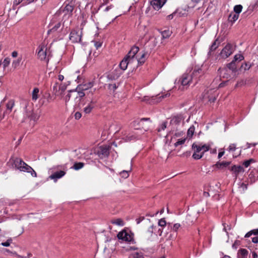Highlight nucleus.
<instances>
[{
    "instance_id": "41",
    "label": "nucleus",
    "mask_w": 258,
    "mask_h": 258,
    "mask_svg": "<svg viewBox=\"0 0 258 258\" xmlns=\"http://www.w3.org/2000/svg\"><path fill=\"white\" fill-rule=\"evenodd\" d=\"M244 59V56L241 54H237L234 57L233 61L236 62L237 60L241 61Z\"/></svg>"
},
{
    "instance_id": "61",
    "label": "nucleus",
    "mask_w": 258,
    "mask_h": 258,
    "mask_svg": "<svg viewBox=\"0 0 258 258\" xmlns=\"http://www.w3.org/2000/svg\"><path fill=\"white\" fill-rule=\"evenodd\" d=\"M28 172H30L31 173V175L33 176V177H36L37 176V173H36V172L33 169V168H32V169H31L30 171H29Z\"/></svg>"
},
{
    "instance_id": "40",
    "label": "nucleus",
    "mask_w": 258,
    "mask_h": 258,
    "mask_svg": "<svg viewBox=\"0 0 258 258\" xmlns=\"http://www.w3.org/2000/svg\"><path fill=\"white\" fill-rule=\"evenodd\" d=\"M84 52L86 53V55H88V57H87V60H89V57L91 53V49L88 46H86L85 47V48L84 49Z\"/></svg>"
},
{
    "instance_id": "24",
    "label": "nucleus",
    "mask_w": 258,
    "mask_h": 258,
    "mask_svg": "<svg viewBox=\"0 0 258 258\" xmlns=\"http://www.w3.org/2000/svg\"><path fill=\"white\" fill-rule=\"evenodd\" d=\"M111 223L112 224L118 225V226H123L124 224V222L123 220L120 218L114 219H112L110 221Z\"/></svg>"
},
{
    "instance_id": "58",
    "label": "nucleus",
    "mask_w": 258,
    "mask_h": 258,
    "mask_svg": "<svg viewBox=\"0 0 258 258\" xmlns=\"http://www.w3.org/2000/svg\"><path fill=\"white\" fill-rule=\"evenodd\" d=\"M82 116V114L81 112L77 111L75 113L74 117L76 119H79Z\"/></svg>"
},
{
    "instance_id": "57",
    "label": "nucleus",
    "mask_w": 258,
    "mask_h": 258,
    "mask_svg": "<svg viewBox=\"0 0 258 258\" xmlns=\"http://www.w3.org/2000/svg\"><path fill=\"white\" fill-rule=\"evenodd\" d=\"M236 149V145L234 144H231L229 148H228V151L229 152L231 151H234Z\"/></svg>"
},
{
    "instance_id": "38",
    "label": "nucleus",
    "mask_w": 258,
    "mask_h": 258,
    "mask_svg": "<svg viewBox=\"0 0 258 258\" xmlns=\"http://www.w3.org/2000/svg\"><path fill=\"white\" fill-rule=\"evenodd\" d=\"M218 40L216 39L212 44L210 47V51H214L218 47L219 42H218Z\"/></svg>"
},
{
    "instance_id": "27",
    "label": "nucleus",
    "mask_w": 258,
    "mask_h": 258,
    "mask_svg": "<svg viewBox=\"0 0 258 258\" xmlns=\"http://www.w3.org/2000/svg\"><path fill=\"white\" fill-rule=\"evenodd\" d=\"M59 84L58 83H55L53 86V93L55 96H60V92L59 90Z\"/></svg>"
},
{
    "instance_id": "51",
    "label": "nucleus",
    "mask_w": 258,
    "mask_h": 258,
    "mask_svg": "<svg viewBox=\"0 0 258 258\" xmlns=\"http://www.w3.org/2000/svg\"><path fill=\"white\" fill-rule=\"evenodd\" d=\"M131 51L136 54L139 51V48L138 46H134L131 49Z\"/></svg>"
},
{
    "instance_id": "3",
    "label": "nucleus",
    "mask_w": 258,
    "mask_h": 258,
    "mask_svg": "<svg viewBox=\"0 0 258 258\" xmlns=\"http://www.w3.org/2000/svg\"><path fill=\"white\" fill-rule=\"evenodd\" d=\"M235 48L230 43L227 45L222 49L220 53V56L223 58L228 57L234 51Z\"/></svg>"
},
{
    "instance_id": "23",
    "label": "nucleus",
    "mask_w": 258,
    "mask_h": 258,
    "mask_svg": "<svg viewBox=\"0 0 258 258\" xmlns=\"http://www.w3.org/2000/svg\"><path fill=\"white\" fill-rule=\"evenodd\" d=\"M230 71L232 72H235L236 71V66L234 61H232L231 62L227 64V68Z\"/></svg>"
},
{
    "instance_id": "36",
    "label": "nucleus",
    "mask_w": 258,
    "mask_h": 258,
    "mask_svg": "<svg viewBox=\"0 0 258 258\" xmlns=\"http://www.w3.org/2000/svg\"><path fill=\"white\" fill-rule=\"evenodd\" d=\"M242 8L243 7L241 5H236L234 7V11L235 13V14H238L239 15V13L242 11Z\"/></svg>"
},
{
    "instance_id": "16",
    "label": "nucleus",
    "mask_w": 258,
    "mask_h": 258,
    "mask_svg": "<svg viewBox=\"0 0 258 258\" xmlns=\"http://www.w3.org/2000/svg\"><path fill=\"white\" fill-rule=\"evenodd\" d=\"M228 169L233 171L235 174V176L237 177V175L240 173L244 171L243 168L240 166L234 165L232 167H229Z\"/></svg>"
},
{
    "instance_id": "37",
    "label": "nucleus",
    "mask_w": 258,
    "mask_h": 258,
    "mask_svg": "<svg viewBox=\"0 0 258 258\" xmlns=\"http://www.w3.org/2000/svg\"><path fill=\"white\" fill-rule=\"evenodd\" d=\"M136 54L132 52L131 50L128 52L127 54L125 56L126 57H127L129 59H131V61L133 62L135 60V56Z\"/></svg>"
},
{
    "instance_id": "11",
    "label": "nucleus",
    "mask_w": 258,
    "mask_h": 258,
    "mask_svg": "<svg viewBox=\"0 0 258 258\" xmlns=\"http://www.w3.org/2000/svg\"><path fill=\"white\" fill-rule=\"evenodd\" d=\"M38 58L41 60H43L45 59L46 57V50L47 48H45V46L43 45H40L38 47Z\"/></svg>"
},
{
    "instance_id": "13",
    "label": "nucleus",
    "mask_w": 258,
    "mask_h": 258,
    "mask_svg": "<svg viewBox=\"0 0 258 258\" xmlns=\"http://www.w3.org/2000/svg\"><path fill=\"white\" fill-rule=\"evenodd\" d=\"M93 86L92 82H89L88 84H80L77 87V90H79L81 92H85V91L87 90L89 88H91Z\"/></svg>"
},
{
    "instance_id": "49",
    "label": "nucleus",
    "mask_w": 258,
    "mask_h": 258,
    "mask_svg": "<svg viewBox=\"0 0 258 258\" xmlns=\"http://www.w3.org/2000/svg\"><path fill=\"white\" fill-rule=\"evenodd\" d=\"M201 148L202 150V152H203V155L204 153L206 151H208L209 150L210 147L207 145H201Z\"/></svg>"
},
{
    "instance_id": "29",
    "label": "nucleus",
    "mask_w": 258,
    "mask_h": 258,
    "mask_svg": "<svg viewBox=\"0 0 258 258\" xmlns=\"http://www.w3.org/2000/svg\"><path fill=\"white\" fill-rule=\"evenodd\" d=\"M84 166V163L83 162H76L74 163L73 168L76 170L82 168Z\"/></svg>"
},
{
    "instance_id": "17",
    "label": "nucleus",
    "mask_w": 258,
    "mask_h": 258,
    "mask_svg": "<svg viewBox=\"0 0 258 258\" xmlns=\"http://www.w3.org/2000/svg\"><path fill=\"white\" fill-rule=\"evenodd\" d=\"M248 251L245 248H240L237 252L238 258H247Z\"/></svg>"
},
{
    "instance_id": "45",
    "label": "nucleus",
    "mask_w": 258,
    "mask_h": 258,
    "mask_svg": "<svg viewBox=\"0 0 258 258\" xmlns=\"http://www.w3.org/2000/svg\"><path fill=\"white\" fill-rule=\"evenodd\" d=\"M131 170V168H130V170H128V171L123 170L121 172H120V174L121 175V176L122 177L126 178L128 177V176H129L128 172L130 171Z\"/></svg>"
},
{
    "instance_id": "48",
    "label": "nucleus",
    "mask_w": 258,
    "mask_h": 258,
    "mask_svg": "<svg viewBox=\"0 0 258 258\" xmlns=\"http://www.w3.org/2000/svg\"><path fill=\"white\" fill-rule=\"evenodd\" d=\"M137 138H138V137L134 135H128V136H127L126 137L125 140L126 141H130L131 140H134V139H136Z\"/></svg>"
},
{
    "instance_id": "6",
    "label": "nucleus",
    "mask_w": 258,
    "mask_h": 258,
    "mask_svg": "<svg viewBox=\"0 0 258 258\" xmlns=\"http://www.w3.org/2000/svg\"><path fill=\"white\" fill-rule=\"evenodd\" d=\"M110 149V147L108 145L101 146L99 148L97 154L101 158L108 157L109 155Z\"/></svg>"
},
{
    "instance_id": "60",
    "label": "nucleus",
    "mask_w": 258,
    "mask_h": 258,
    "mask_svg": "<svg viewBox=\"0 0 258 258\" xmlns=\"http://www.w3.org/2000/svg\"><path fill=\"white\" fill-rule=\"evenodd\" d=\"M180 227V225L179 224H175L173 226V230L175 231H176Z\"/></svg>"
},
{
    "instance_id": "50",
    "label": "nucleus",
    "mask_w": 258,
    "mask_h": 258,
    "mask_svg": "<svg viewBox=\"0 0 258 258\" xmlns=\"http://www.w3.org/2000/svg\"><path fill=\"white\" fill-rule=\"evenodd\" d=\"M166 222L164 218L161 219L158 222V225L161 227H164L166 226Z\"/></svg>"
},
{
    "instance_id": "26",
    "label": "nucleus",
    "mask_w": 258,
    "mask_h": 258,
    "mask_svg": "<svg viewBox=\"0 0 258 258\" xmlns=\"http://www.w3.org/2000/svg\"><path fill=\"white\" fill-rule=\"evenodd\" d=\"M252 66L251 63L249 62H244L242 64L240 67L241 70H244V71L248 70Z\"/></svg>"
},
{
    "instance_id": "42",
    "label": "nucleus",
    "mask_w": 258,
    "mask_h": 258,
    "mask_svg": "<svg viewBox=\"0 0 258 258\" xmlns=\"http://www.w3.org/2000/svg\"><path fill=\"white\" fill-rule=\"evenodd\" d=\"M170 94L169 93H167L165 95H160V94H158L156 97L157 98L158 100L157 101V102H160L161 101L162 98L169 97L170 96Z\"/></svg>"
},
{
    "instance_id": "30",
    "label": "nucleus",
    "mask_w": 258,
    "mask_h": 258,
    "mask_svg": "<svg viewBox=\"0 0 258 258\" xmlns=\"http://www.w3.org/2000/svg\"><path fill=\"white\" fill-rule=\"evenodd\" d=\"M15 104L14 101L13 100H10L6 105L7 111L11 112L12 109L14 107Z\"/></svg>"
},
{
    "instance_id": "55",
    "label": "nucleus",
    "mask_w": 258,
    "mask_h": 258,
    "mask_svg": "<svg viewBox=\"0 0 258 258\" xmlns=\"http://www.w3.org/2000/svg\"><path fill=\"white\" fill-rule=\"evenodd\" d=\"M140 121L138 120H135L132 122L133 126L135 127L136 129H139V128L137 127L138 125H140Z\"/></svg>"
},
{
    "instance_id": "54",
    "label": "nucleus",
    "mask_w": 258,
    "mask_h": 258,
    "mask_svg": "<svg viewBox=\"0 0 258 258\" xmlns=\"http://www.w3.org/2000/svg\"><path fill=\"white\" fill-rule=\"evenodd\" d=\"M253 161V160L252 159H249L248 160H246L243 162V164L245 167H247L249 166L251 162H252Z\"/></svg>"
},
{
    "instance_id": "56",
    "label": "nucleus",
    "mask_w": 258,
    "mask_h": 258,
    "mask_svg": "<svg viewBox=\"0 0 258 258\" xmlns=\"http://www.w3.org/2000/svg\"><path fill=\"white\" fill-rule=\"evenodd\" d=\"M71 98L72 99V96L71 95V93L69 92V94L68 95H67L65 97L64 100H65L66 103H67L68 102H69L70 101V100L71 99Z\"/></svg>"
},
{
    "instance_id": "31",
    "label": "nucleus",
    "mask_w": 258,
    "mask_h": 258,
    "mask_svg": "<svg viewBox=\"0 0 258 258\" xmlns=\"http://www.w3.org/2000/svg\"><path fill=\"white\" fill-rule=\"evenodd\" d=\"M239 15L238 14H230L228 17V20L231 22H234L238 18Z\"/></svg>"
},
{
    "instance_id": "1",
    "label": "nucleus",
    "mask_w": 258,
    "mask_h": 258,
    "mask_svg": "<svg viewBox=\"0 0 258 258\" xmlns=\"http://www.w3.org/2000/svg\"><path fill=\"white\" fill-rule=\"evenodd\" d=\"M10 161L12 162L14 167L20 171L29 172L32 169V167L27 165L21 158L12 157L10 159Z\"/></svg>"
},
{
    "instance_id": "20",
    "label": "nucleus",
    "mask_w": 258,
    "mask_h": 258,
    "mask_svg": "<svg viewBox=\"0 0 258 258\" xmlns=\"http://www.w3.org/2000/svg\"><path fill=\"white\" fill-rule=\"evenodd\" d=\"M231 162L229 161H223L217 162L215 166L219 169H223L230 164Z\"/></svg>"
},
{
    "instance_id": "15",
    "label": "nucleus",
    "mask_w": 258,
    "mask_h": 258,
    "mask_svg": "<svg viewBox=\"0 0 258 258\" xmlns=\"http://www.w3.org/2000/svg\"><path fill=\"white\" fill-rule=\"evenodd\" d=\"M96 102V101L95 100L92 99L88 105L84 108V112L85 114L90 113L92 111V109L94 107Z\"/></svg>"
},
{
    "instance_id": "5",
    "label": "nucleus",
    "mask_w": 258,
    "mask_h": 258,
    "mask_svg": "<svg viewBox=\"0 0 258 258\" xmlns=\"http://www.w3.org/2000/svg\"><path fill=\"white\" fill-rule=\"evenodd\" d=\"M192 149L194 150L192 157L195 159L198 160L202 158L203 156V152H202L201 145H198L196 143H194L192 145Z\"/></svg>"
},
{
    "instance_id": "35",
    "label": "nucleus",
    "mask_w": 258,
    "mask_h": 258,
    "mask_svg": "<svg viewBox=\"0 0 258 258\" xmlns=\"http://www.w3.org/2000/svg\"><path fill=\"white\" fill-rule=\"evenodd\" d=\"M22 60V57H19L17 59L15 60L12 62V67L14 68H17L19 65Z\"/></svg>"
},
{
    "instance_id": "63",
    "label": "nucleus",
    "mask_w": 258,
    "mask_h": 258,
    "mask_svg": "<svg viewBox=\"0 0 258 258\" xmlns=\"http://www.w3.org/2000/svg\"><path fill=\"white\" fill-rule=\"evenodd\" d=\"M102 45V43L100 42H95V46L97 49L100 47Z\"/></svg>"
},
{
    "instance_id": "28",
    "label": "nucleus",
    "mask_w": 258,
    "mask_h": 258,
    "mask_svg": "<svg viewBox=\"0 0 258 258\" xmlns=\"http://www.w3.org/2000/svg\"><path fill=\"white\" fill-rule=\"evenodd\" d=\"M147 54V52H144L139 58H136L135 60H137L139 63L141 64H143L145 61V57Z\"/></svg>"
},
{
    "instance_id": "4",
    "label": "nucleus",
    "mask_w": 258,
    "mask_h": 258,
    "mask_svg": "<svg viewBox=\"0 0 258 258\" xmlns=\"http://www.w3.org/2000/svg\"><path fill=\"white\" fill-rule=\"evenodd\" d=\"M70 93H71L72 96V99L76 102V104L79 103L82 98L85 95V92H81L79 90H77V88L74 90H71L69 91ZM75 104V106H76Z\"/></svg>"
},
{
    "instance_id": "21",
    "label": "nucleus",
    "mask_w": 258,
    "mask_h": 258,
    "mask_svg": "<svg viewBox=\"0 0 258 258\" xmlns=\"http://www.w3.org/2000/svg\"><path fill=\"white\" fill-rule=\"evenodd\" d=\"M60 23L58 22L54 26H52V24H50L49 27L50 29L48 30V33L49 34L51 32H53L58 30V28L60 27Z\"/></svg>"
},
{
    "instance_id": "39",
    "label": "nucleus",
    "mask_w": 258,
    "mask_h": 258,
    "mask_svg": "<svg viewBox=\"0 0 258 258\" xmlns=\"http://www.w3.org/2000/svg\"><path fill=\"white\" fill-rule=\"evenodd\" d=\"M58 88L60 92V96H61L67 89V85L66 84H61L59 85Z\"/></svg>"
},
{
    "instance_id": "25",
    "label": "nucleus",
    "mask_w": 258,
    "mask_h": 258,
    "mask_svg": "<svg viewBox=\"0 0 258 258\" xmlns=\"http://www.w3.org/2000/svg\"><path fill=\"white\" fill-rule=\"evenodd\" d=\"M252 235L256 236L258 235V228L249 231L247 233H246V234L244 236V237L248 238L251 236Z\"/></svg>"
},
{
    "instance_id": "62",
    "label": "nucleus",
    "mask_w": 258,
    "mask_h": 258,
    "mask_svg": "<svg viewBox=\"0 0 258 258\" xmlns=\"http://www.w3.org/2000/svg\"><path fill=\"white\" fill-rule=\"evenodd\" d=\"M47 0H34V1H37L38 2L39 5H42L46 3Z\"/></svg>"
},
{
    "instance_id": "32",
    "label": "nucleus",
    "mask_w": 258,
    "mask_h": 258,
    "mask_svg": "<svg viewBox=\"0 0 258 258\" xmlns=\"http://www.w3.org/2000/svg\"><path fill=\"white\" fill-rule=\"evenodd\" d=\"M182 119V117L181 115H178L175 116L173 119L171 120V122H173L175 124L179 123Z\"/></svg>"
},
{
    "instance_id": "22",
    "label": "nucleus",
    "mask_w": 258,
    "mask_h": 258,
    "mask_svg": "<svg viewBox=\"0 0 258 258\" xmlns=\"http://www.w3.org/2000/svg\"><path fill=\"white\" fill-rule=\"evenodd\" d=\"M34 2V0H15L14 4L15 5H18L22 3V6H25Z\"/></svg>"
},
{
    "instance_id": "64",
    "label": "nucleus",
    "mask_w": 258,
    "mask_h": 258,
    "mask_svg": "<svg viewBox=\"0 0 258 258\" xmlns=\"http://www.w3.org/2000/svg\"><path fill=\"white\" fill-rule=\"evenodd\" d=\"M252 242L254 243H258V236L252 238Z\"/></svg>"
},
{
    "instance_id": "9",
    "label": "nucleus",
    "mask_w": 258,
    "mask_h": 258,
    "mask_svg": "<svg viewBox=\"0 0 258 258\" xmlns=\"http://www.w3.org/2000/svg\"><path fill=\"white\" fill-rule=\"evenodd\" d=\"M218 72L220 75V80H221L222 78L228 79L231 78L230 71L227 68H220L218 69Z\"/></svg>"
},
{
    "instance_id": "7",
    "label": "nucleus",
    "mask_w": 258,
    "mask_h": 258,
    "mask_svg": "<svg viewBox=\"0 0 258 258\" xmlns=\"http://www.w3.org/2000/svg\"><path fill=\"white\" fill-rule=\"evenodd\" d=\"M117 236L119 239H121L126 242H131L133 240V235L130 234L125 230L119 232L117 234Z\"/></svg>"
},
{
    "instance_id": "18",
    "label": "nucleus",
    "mask_w": 258,
    "mask_h": 258,
    "mask_svg": "<svg viewBox=\"0 0 258 258\" xmlns=\"http://www.w3.org/2000/svg\"><path fill=\"white\" fill-rule=\"evenodd\" d=\"M74 10V6L73 5L68 4L65 6L63 11L65 13V14H68L72 15V13Z\"/></svg>"
},
{
    "instance_id": "33",
    "label": "nucleus",
    "mask_w": 258,
    "mask_h": 258,
    "mask_svg": "<svg viewBox=\"0 0 258 258\" xmlns=\"http://www.w3.org/2000/svg\"><path fill=\"white\" fill-rule=\"evenodd\" d=\"M39 93V89L35 88L32 92V98L33 100H36L38 98V94Z\"/></svg>"
},
{
    "instance_id": "46",
    "label": "nucleus",
    "mask_w": 258,
    "mask_h": 258,
    "mask_svg": "<svg viewBox=\"0 0 258 258\" xmlns=\"http://www.w3.org/2000/svg\"><path fill=\"white\" fill-rule=\"evenodd\" d=\"M186 141V139H179L175 144L174 146L175 147H177L179 145L183 144Z\"/></svg>"
},
{
    "instance_id": "44",
    "label": "nucleus",
    "mask_w": 258,
    "mask_h": 258,
    "mask_svg": "<svg viewBox=\"0 0 258 258\" xmlns=\"http://www.w3.org/2000/svg\"><path fill=\"white\" fill-rule=\"evenodd\" d=\"M10 61L11 59L9 57H7L5 58L3 62V67L4 69L9 65Z\"/></svg>"
},
{
    "instance_id": "43",
    "label": "nucleus",
    "mask_w": 258,
    "mask_h": 258,
    "mask_svg": "<svg viewBox=\"0 0 258 258\" xmlns=\"http://www.w3.org/2000/svg\"><path fill=\"white\" fill-rule=\"evenodd\" d=\"M171 35V32L169 30H165L162 32V35L163 38H167Z\"/></svg>"
},
{
    "instance_id": "14",
    "label": "nucleus",
    "mask_w": 258,
    "mask_h": 258,
    "mask_svg": "<svg viewBox=\"0 0 258 258\" xmlns=\"http://www.w3.org/2000/svg\"><path fill=\"white\" fill-rule=\"evenodd\" d=\"M131 63L133 62L131 61V59L125 56L120 62L119 66L121 70L124 71L127 69V66Z\"/></svg>"
},
{
    "instance_id": "53",
    "label": "nucleus",
    "mask_w": 258,
    "mask_h": 258,
    "mask_svg": "<svg viewBox=\"0 0 258 258\" xmlns=\"http://www.w3.org/2000/svg\"><path fill=\"white\" fill-rule=\"evenodd\" d=\"M167 123L166 121L163 122L161 125V127L158 129V131L160 132L161 130H164L166 128Z\"/></svg>"
},
{
    "instance_id": "52",
    "label": "nucleus",
    "mask_w": 258,
    "mask_h": 258,
    "mask_svg": "<svg viewBox=\"0 0 258 258\" xmlns=\"http://www.w3.org/2000/svg\"><path fill=\"white\" fill-rule=\"evenodd\" d=\"M12 241V240L11 239H8L6 242H2L1 243V245H2L4 246H10Z\"/></svg>"
},
{
    "instance_id": "59",
    "label": "nucleus",
    "mask_w": 258,
    "mask_h": 258,
    "mask_svg": "<svg viewBox=\"0 0 258 258\" xmlns=\"http://www.w3.org/2000/svg\"><path fill=\"white\" fill-rule=\"evenodd\" d=\"M229 80L223 81L218 85V88H223L227 85Z\"/></svg>"
},
{
    "instance_id": "10",
    "label": "nucleus",
    "mask_w": 258,
    "mask_h": 258,
    "mask_svg": "<svg viewBox=\"0 0 258 258\" xmlns=\"http://www.w3.org/2000/svg\"><path fill=\"white\" fill-rule=\"evenodd\" d=\"M66 174V172L64 170H60L54 172L51 175L49 176V178L53 180L54 182H56L58 179L61 178Z\"/></svg>"
},
{
    "instance_id": "47",
    "label": "nucleus",
    "mask_w": 258,
    "mask_h": 258,
    "mask_svg": "<svg viewBox=\"0 0 258 258\" xmlns=\"http://www.w3.org/2000/svg\"><path fill=\"white\" fill-rule=\"evenodd\" d=\"M130 258H144V257L141 253L136 252L132 254Z\"/></svg>"
},
{
    "instance_id": "2",
    "label": "nucleus",
    "mask_w": 258,
    "mask_h": 258,
    "mask_svg": "<svg viewBox=\"0 0 258 258\" xmlns=\"http://www.w3.org/2000/svg\"><path fill=\"white\" fill-rule=\"evenodd\" d=\"M202 71V69L199 68L198 69H195L191 75H189L187 74H184L181 78V84L183 88L184 87H186V88H187V86L189 85L193 77L197 76L198 74L201 73Z\"/></svg>"
},
{
    "instance_id": "12",
    "label": "nucleus",
    "mask_w": 258,
    "mask_h": 258,
    "mask_svg": "<svg viewBox=\"0 0 258 258\" xmlns=\"http://www.w3.org/2000/svg\"><path fill=\"white\" fill-rule=\"evenodd\" d=\"M165 3V0L163 2L162 0H152L151 1V5L155 10H159Z\"/></svg>"
},
{
    "instance_id": "19",
    "label": "nucleus",
    "mask_w": 258,
    "mask_h": 258,
    "mask_svg": "<svg viewBox=\"0 0 258 258\" xmlns=\"http://www.w3.org/2000/svg\"><path fill=\"white\" fill-rule=\"evenodd\" d=\"M26 115L28 118L30 119V120L35 121L38 118V116L36 114L33 113L31 110H28L26 109Z\"/></svg>"
},
{
    "instance_id": "34",
    "label": "nucleus",
    "mask_w": 258,
    "mask_h": 258,
    "mask_svg": "<svg viewBox=\"0 0 258 258\" xmlns=\"http://www.w3.org/2000/svg\"><path fill=\"white\" fill-rule=\"evenodd\" d=\"M195 128L194 125H191L188 130L187 135L188 137L191 138L195 132Z\"/></svg>"
},
{
    "instance_id": "8",
    "label": "nucleus",
    "mask_w": 258,
    "mask_h": 258,
    "mask_svg": "<svg viewBox=\"0 0 258 258\" xmlns=\"http://www.w3.org/2000/svg\"><path fill=\"white\" fill-rule=\"evenodd\" d=\"M82 38V32L73 30L70 35V39L73 43L81 42Z\"/></svg>"
}]
</instances>
